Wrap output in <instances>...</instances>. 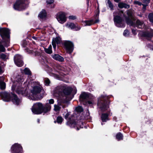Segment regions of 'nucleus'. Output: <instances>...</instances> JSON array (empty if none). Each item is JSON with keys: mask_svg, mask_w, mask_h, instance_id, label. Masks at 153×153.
I'll return each instance as SVG.
<instances>
[{"mask_svg": "<svg viewBox=\"0 0 153 153\" xmlns=\"http://www.w3.org/2000/svg\"><path fill=\"white\" fill-rule=\"evenodd\" d=\"M120 0H114V1L116 2H119Z\"/></svg>", "mask_w": 153, "mask_h": 153, "instance_id": "obj_52", "label": "nucleus"}, {"mask_svg": "<svg viewBox=\"0 0 153 153\" xmlns=\"http://www.w3.org/2000/svg\"><path fill=\"white\" fill-rule=\"evenodd\" d=\"M5 84L4 82L0 81V88L2 89H4L5 88Z\"/></svg>", "mask_w": 153, "mask_h": 153, "instance_id": "obj_30", "label": "nucleus"}, {"mask_svg": "<svg viewBox=\"0 0 153 153\" xmlns=\"http://www.w3.org/2000/svg\"><path fill=\"white\" fill-rule=\"evenodd\" d=\"M54 122H55V123H56V121H54Z\"/></svg>", "mask_w": 153, "mask_h": 153, "instance_id": "obj_63", "label": "nucleus"}, {"mask_svg": "<svg viewBox=\"0 0 153 153\" xmlns=\"http://www.w3.org/2000/svg\"><path fill=\"white\" fill-rule=\"evenodd\" d=\"M67 13L63 12H60L57 13L56 16L57 19H66Z\"/></svg>", "mask_w": 153, "mask_h": 153, "instance_id": "obj_14", "label": "nucleus"}, {"mask_svg": "<svg viewBox=\"0 0 153 153\" xmlns=\"http://www.w3.org/2000/svg\"><path fill=\"white\" fill-rule=\"evenodd\" d=\"M128 20H129V19H128Z\"/></svg>", "mask_w": 153, "mask_h": 153, "instance_id": "obj_61", "label": "nucleus"}, {"mask_svg": "<svg viewBox=\"0 0 153 153\" xmlns=\"http://www.w3.org/2000/svg\"><path fill=\"white\" fill-rule=\"evenodd\" d=\"M122 15H123V13L122 11L119 12V13L114 12L113 13L114 19H120L121 16H122Z\"/></svg>", "mask_w": 153, "mask_h": 153, "instance_id": "obj_16", "label": "nucleus"}, {"mask_svg": "<svg viewBox=\"0 0 153 153\" xmlns=\"http://www.w3.org/2000/svg\"><path fill=\"white\" fill-rule=\"evenodd\" d=\"M77 130H79V129L78 128H77Z\"/></svg>", "mask_w": 153, "mask_h": 153, "instance_id": "obj_60", "label": "nucleus"}, {"mask_svg": "<svg viewBox=\"0 0 153 153\" xmlns=\"http://www.w3.org/2000/svg\"><path fill=\"white\" fill-rule=\"evenodd\" d=\"M14 61L15 64L18 66L21 67L23 64L22 56L19 54L16 55L14 57Z\"/></svg>", "mask_w": 153, "mask_h": 153, "instance_id": "obj_11", "label": "nucleus"}, {"mask_svg": "<svg viewBox=\"0 0 153 153\" xmlns=\"http://www.w3.org/2000/svg\"><path fill=\"white\" fill-rule=\"evenodd\" d=\"M61 70H62L63 71H65V70H64V69H63V68H62V67L61 68Z\"/></svg>", "mask_w": 153, "mask_h": 153, "instance_id": "obj_54", "label": "nucleus"}, {"mask_svg": "<svg viewBox=\"0 0 153 153\" xmlns=\"http://www.w3.org/2000/svg\"><path fill=\"white\" fill-rule=\"evenodd\" d=\"M118 7L120 8H128L130 7L129 5L125 3L120 2L118 4Z\"/></svg>", "mask_w": 153, "mask_h": 153, "instance_id": "obj_20", "label": "nucleus"}, {"mask_svg": "<svg viewBox=\"0 0 153 153\" xmlns=\"http://www.w3.org/2000/svg\"><path fill=\"white\" fill-rule=\"evenodd\" d=\"M2 95L4 99V101H8L12 100L13 103L16 105H18L20 102V100L17 97L16 95L11 93L10 94L5 92L3 93Z\"/></svg>", "mask_w": 153, "mask_h": 153, "instance_id": "obj_4", "label": "nucleus"}, {"mask_svg": "<svg viewBox=\"0 0 153 153\" xmlns=\"http://www.w3.org/2000/svg\"><path fill=\"white\" fill-rule=\"evenodd\" d=\"M37 120H38V122L39 123V119H38Z\"/></svg>", "mask_w": 153, "mask_h": 153, "instance_id": "obj_58", "label": "nucleus"}, {"mask_svg": "<svg viewBox=\"0 0 153 153\" xmlns=\"http://www.w3.org/2000/svg\"><path fill=\"white\" fill-rule=\"evenodd\" d=\"M37 84L38 85V83H37Z\"/></svg>", "mask_w": 153, "mask_h": 153, "instance_id": "obj_62", "label": "nucleus"}, {"mask_svg": "<svg viewBox=\"0 0 153 153\" xmlns=\"http://www.w3.org/2000/svg\"><path fill=\"white\" fill-rule=\"evenodd\" d=\"M9 55L8 54L0 53V58L4 60H5L8 59Z\"/></svg>", "mask_w": 153, "mask_h": 153, "instance_id": "obj_25", "label": "nucleus"}, {"mask_svg": "<svg viewBox=\"0 0 153 153\" xmlns=\"http://www.w3.org/2000/svg\"><path fill=\"white\" fill-rule=\"evenodd\" d=\"M54 102V100L53 99H51L49 100V103L50 104H53Z\"/></svg>", "mask_w": 153, "mask_h": 153, "instance_id": "obj_46", "label": "nucleus"}, {"mask_svg": "<svg viewBox=\"0 0 153 153\" xmlns=\"http://www.w3.org/2000/svg\"><path fill=\"white\" fill-rule=\"evenodd\" d=\"M72 91V88L70 87L63 86H59L57 87L53 91V94L55 97H58L63 92L65 95L70 94Z\"/></svg>", "mask_w": 153, "mask_h": 153, "instance_id": "obj_1", "label": "nucleus"}, {"mask_svg": "<svg viewBox=\"0 0 153 153\" xmlns=\"http://www.w3.org/2000/svg\"><path fill=\"white\" fill-rule=\"evenodd\" d=\"M134 3L136 4H138L139 5H141V4L138 1H135Z\"/></svg>", "mask_w": 153, "mask_h": 153, "instance_id": "obj_49", "label": "nucleus"}, {"mask_svg": "<svg viewBox=\"0 0 153 153\" xmlns=\"http://www.w3.org/2000/svg\"><path fill=\"white\" fill-rule=\"evenodd\" d=\"M149 19H153V13H150L148 16Z\"/></svg>", "mask_w": 153, "mask_h": 153, "instance_id": "obj_41", "label": "nucleus"}, {"mask_svg": "<svg viewBox=\"0 0 153 153\" xmlns=\"http://www.w3.org/2000/svg\"><path fill=\"white\" fill-rule=\"evenodd\" d=\"M27 52H28L29 53H37L36 52V50H30L27 49Z\"/></svg>", "mask_w": 153, "mask_h": 153, "instance_id": "obj_39", "label": "nucleus"}, {"mask_svg": "<svg viewBox=\"0 0 153 153\" xmlns=\"http://www.w3.org/2000/svg\"><path fill=\"white\" fill-rule=\"evenodd\" d=\"M68 18L69 19H75L76 18V16L72 15L69 16Z\"/></svg>", "mask_w": 153, "mask_h": 153, "instance_id": "obj_42", "label": "nucleus"}, {"mask_svg": "<svg viewBox=\"0 0 153 153\" xmlns=\"http://www.w3.org/2000/svg\"><path fill=\"white\" fill-rule=\"evenodd\" d=\"M64 45L65 48L67 52L70 53L73 51L74 49V45L71 41H66L64 42Z\"/></svg>", "mask_w": 153, "mask_h": 153, "instance_id": "obj_8", "label": "nucleus"}, {"mask_svg": "<svg viewBox=\"0 0 153 153\" xmlns=\"http://www.w3.org/2000/svg\"><path fill=\"white\" fill-rule=\"evenodd\" d=\"M115 25L118 27H123L124 25V23L122 20H114Z\"/></svg>", "mask_w": 153, "mask_h": 153, "instance_id": "obj_17", "label": "nucleus"}, {"mask_svg": "<svg viewBox=\"0 0 153 153\" xmlns=\"http://www.w3.org/2000/svg\"><path fill=\"white\" fill-rule=\"evenodd\" d=\"M44 82L45 85H48L50 83V81L48 79L46 78L44 79Z\"/></svg>", "mask_w": 153, "mask_h": 153, "instance_id": "obj_36", "label": "nucleus"}, {"mask_svg": "<svg viewBox=\"0 0 153 153\" xmlns=\"http://www.w3.org/2000/svg\"><path fill=\"white\" fill-rule=\"evenodd\" d=\"M76 111L77 112H81L82 111L83 109L80 106H79L77 107L76 108Z\"/></svg>", "mask_w": 153, "mask_h": 153, "instance_id": "obj_37", "label": "nucleus"}, {"mask_svg": "<svg viewBox=\"0 0 153 153\" xmlns=\"http://www.w3.org/2000/svg\"><path fill=\"white\" fill-rule=\"evenodd\" d=\"M88 103L89 104H92V102L90 101H88Z\"/></svg>", "mask_w": 153, "mask_h": 153, "instance_id": "obj_51", "label": "nucleus"}, {"mask_svg": "<svg viewBox=\"0 0 153 153\" xmlns=\"http://www.w3.org/2000/svg\"><path fill=\"white\" fill-rule=\"evenodd\" d=\"M99 22V20H85L82 22V25L84 26L90 25Z\"/></svg>", "mask_w": 153, "mask_h": 153, "instance_id": "obj_12", "label": "nucleus"}, {"mask_svg": "<svg viewBox=\"0 0 153 153\" xmlns=\"http://www.w3.org/2000/svg\"><path fill=\"white\" fill-rule=\"evenodd\" d=\"M89 118V117H85V118L86 119H88V118Z\"/></svg>", "mask_w": 153, "mask_h": 153, "instance_id": "obj_57", "label": "nucleus"}, {"mask_svg": "<svg viewBox=\"0 0 153 153\" xmlns=\"http://www.w3.org/2000/svg\"><path fill=\"white\" fill-rule=\"evenodd\" d=\"M29 4L28 0H16L13 5V7L15 10L22 11L28 7Z\"/></svg>", "mask_w": 153, "mask_h": 153, "instance_id": "obj_2", "label": "nucleus"}, {"mask_svg": "<svg viewBox=\"0 0 153 153\" xmlns=\"http://www.w3.org/2000/svg\"><path fill=\"white\" fill-rule=\"evenodd\" d=\"M12 153H22V147L18 143L14 144L11 147Z\"/></svg>", "mask_w": 153, "mask_h": 153, "instance_id": "obj_9", "label": "nucleus"}, {"mask_svg": "<svg viewBox=\"0 0 153 153\" xmlns=\"http://www.w3.org/2000/svg\"><path fill=\"white\" fill-rule=\"evenodd\" d=\"M123 136L120 133H118L116 135V138L119 140L123 139Z\"/></svg>", "mask_w": 153, "mask_h": 153, "instance_id": "obj_34", "label": "nucleus"}, {"mask_svg": "<svg viewBox=\"0 0 153 153\" xmlns=\"http://www.w3.org/2000/svg\"><path fill=\"white\" fill-rule=\"evenodd\" d=\"M58 21L59 23L63 24L66 22V20H58Z\"/></svg>", "mask_w": 153, "mask_h": 153, "instance_id": "obj_44", "label": "nucleus"}, {"mask_svg": "<svg viewBox=\"0 0 153 153\" xmlns=\"http://www.w3.org/2000/svg\"><path fill=\"white\" fill-rule=\"evenodd\" d=\"M106 0L107 1V4H108L109 7L110 8L111 10H114V6L113 4L110 0Z\"/></svg>", "mask_w": 153, "mask_h": 153, "instance_id": "obj_28", "label": "nucleus"}, {"mask_svg": "<svg viewBox=\"0 0 153 153\" xmlns=\"http://www.w3.org/2000/svg\"><path fill=\"white\" fill-rule=\"evenodd\" d=\"M61 39L59 37H57L54 39H53L52 44L54 49L56 48V43L57 44H59L61 42Z\"/></svg>", "mask_w": 153, "mask_h": 153, "instance_id": "obj_15", "label": "nucleus"}, {"mask_svg": "<svg viewBox=\"0 0 153 153\" xmlns=\"http://www.w3.org/2000/svg\"><path fill=\"white\" fill-rule=\"evenodd\" d=\"M51 106L49 104H46L44 107L43 106L42 108V112H44L45 113L48 112L50 111L51 110Z\"/></svg>", "mask_w": 153, "mask_h": 153, "instance_id": "obj_18", "label": "nucleus"}, {"mask_svg": "<svg viewBox=\"0 0 153 153\" xmlns=\"http://www.w3.org/2000/svg\"><path fill=\"white\" fill-rule=\"evenodd\" d=\"M143 25V23L139 20H137L136 21V26L139 28H141L142 26Z\"/></svg>", "mask_w": 153, "mask_h": 153, "instance_id": "obj_26", "label": "nucleus"}, {"mask_svg": "<svg viewBox=\"0 0 153 153\" xmlns=\"http://www.w3.org/2000/svg\"><path fill=\"white\" fill-rule=\"evenodd\" d=\"M127 14H128V15L129 16H131L130 15H129V14H128V12H127Z\"/></svg>", "mask_w": 153, "mask_h": 153, "instance_id": "obj_59", "label": "nucleus"}, {"mask_svg": "<svg viewBox=\"0 0 153 153\" xmlns=\"http://www.w3.org/2000/svg\"><path fill=\"white\" fill-rule=\"evenodd\" d=\"M144 36L147 38H151L153 36V30H152L150 32H146L143 34Z\"/></svg>", "mask_w": 153, "mask_h": 153, "instance_id": "obj_22", "label": "nucleus"}, {"mask_svg": "<svg viewBox=\"0 0 153 153\" xmlns=\"http://www.w3.org/2000/svg\"><path fill=\"white\" fill-rule=\"evenodd\" d=\"M101 118L103 122H105L108 120V115L107 114H103L101 115Z\"/></svg>", "mask_w": 153, "mask_h": 153, "instance_id": "obj_23", "label": "nucleus"}, {"mask_svg": "<svg viewBox=\"0 0 153 153\" xmlns=\"http://www.w3.org/2000/svg\"><path fill=\"white\" fill-rule=\"evenodd\" d=\"M46 13L45 10H43L39 13L38 15V17L40 19H43L46 16Z\"/></svg>", "mask_w": 153, "mask_h": 153, "instance_id": "obj_21", "label": "nucleus"}, {"mask_svg": "<svg viewBox=\"0 0 153 153\" xmlns=\"http://www.w3.org/2000/svg\"><path fill=\"white\" fill-rule=\"evenodd\" d=\"M66 26L67 27H70L71 29L74 28L75 27V25L72 23H68L66 24Z\"/></svg>", "mask_w": 153, "mask_h": 153, "instance_id": "obj_32", "label": "nucleus"}, {"mask_svg": "<svg viewBox=\"0 0 153 153\" xmlns=\"http://www.w3.org/2000/svg\"><path fill=\"white\" fill-rule=\"evenodd\" d=\"M24 81L23 79H21L20 80H18V81H16L14 83L12 87V91H15L18 94H24L25 92V89L27 88V87L25 88L20 87L21 83Z\"/></svg>", "mask_w": 153, "mask_h": 153, "instance_id": "obj_3", "label": "nucleus"}, {"mask_svg": "<svg viewBox=\"0 0 153 153\" xmlns=\"http://www.w3.org/2000/svg\"><path fill=\"white\" fill-rule=\"evenodd\" d=\"M28 83V85H27V87H29L30 86V82L31 83V87H33V84H34V82H33V83H32V82L31 81V82H29V79H28L27 81V82H26L25 83H24V85H25V87L26 86V85L27 84V83Z\"/></svg>", "mask_w": 153, "mask_h": 153, "instance_id": "obj_31", "label": "nucleus"}, {"mask_svg": "<svg viewBox=\"0 0 153 153\" xmlns=\"http://www.w3.org/2000/svg\"><path fill=\"white\" fill-rule=\"evenodd\" d=\"M150 22H153V20H150Z\"/></svg>", "mask_w": 153, "mask_h": 153, "instance_id": "obj_56", "label": "nucleus"}, {"mask_svg": "<svg viewBox=\"0 0 153 153\" xmlns=\"http://www.w3.org/2000/svg\"><path fill=\"white\" fill-rule=\"evenodd\" d=\"M9 31L6 28L0 27V35L2 40L10 41Z\"/></svg>", "mask_w": 153, "mask_h": 153, "instance_id": "obj_7", "label": "nucleus"}, {"mask_svg": "<svg viewBox=\"0 0 153 153\" xmlns=\"http://www.w3.org/2000/svg\"><path fill=\"white\" fill-rule=\"evenodd\" d=\"M132 32L133 34L134 35H135L137 33V31L135 30L132 29Z\"/></svg>", "mask_w": 153, "mask_h": 153, "instance_id": "obj_47", "label": "nucleus"}, {"mask_svg": "<svg viewBox=\"0 0 153 153\" xmlns=\"http://www.w3.org/2000/svg\"><path fill=\"white\" fill-rule=\"evenodd\" d=\"M32 38L33 39H34L35 40H36L37 39V37H36L33 36Z\"/></svg>", "mask_w": 153, "mask_h": 153, "instance_id": "obj_53", "label": "nucleus"}, {"mask_svg": "<svg viewBox=\"0 0 153 153\" xmlns=\"http://www.w3.org/2000/svg\"><path fill=\"white\" fill-rule=\"evenodd\" d=\"M4 78L3 76H0V81H4Z\"/></svg>", "mask_w": 153, "mask_h": 153, "instance_id": "obj_48", "label": "nucleus"}, {"mask_svg": "<svg viewBox=\"0 0 153 153\" xmlns=\"http://www.w3.org/2000/svg\"><path fill=\"white\" fill-rule=\"evenodd\" d=\"M25 73L27 75H28L29 76L31 75V72L30 70L28 68H25L24 70Z\"/></svg>", "mask_w": 153, "mask_h": 153, "instance_id": "obj_29", "label": "nucleus"}, {"mask_svg": "<svg viewBox=\"0 0 153 153\" xmlns=\"http://www.w3.org/2000/svg\"><path fill=\"white\" fill-rule=\"evenodd\" d=\"M52 57L54 59L59 61L62 62L64 60L63 58L58 54H55L52 55Z\"/></svg>", "mask_w": 153, "mask_h": 153, "instance_id": "obj_19", "label": "nucleus"}, {"mask_svg": "<svg viewBox=\"0 0 153 153\" xmlns=\"http://www.w3.org/2000/svg\"><path fill=\"white\" fill-rule=\"evenodd\" d=\"M124 36H128L129 35V32L128 30H125L124 31L123 33Z\"/></svg>", "mask_w": 153, "mask_h": 153, "instance_id": "obj_38", "label": "nucleus"}, {"mask_svg": "<svg viewBox=\"0 0 153 153\" xmlns=\"http://www.w3.org/2000/svg\"><path fill=\"white\" fill-rule=\"evenodd\" d=\"M41 88L39 86H36L33 88L31 91V94L29 96V98L33 100H36L37 98L41 99L43 97V95L40 97L38 96V94L40 92Z\"/></svg>", "mask_w": 153, "mask_h": 153, "instance_id": "obj_5", "label": "nucleus"}, {"mask_svg": "<svg viewBox=\"0 0 153 153\" xmlns=\"http://www.w3.org/2000/svg\"><path fill=\"white\" fill-rule=\"evenodd\" d=\"M45 51L48 53H52L51 45H50L48 48H46L45 49Z\"/></svg>", "mask_w": 153, "mask_h": 153, "instance_id": "obj_27", "label": "nucleus"}, {"mask_svg": "<svg viewBox=\"0 0 153 153\" xmlns=\"http://www.w3.org/2000/svg\"><path fill=\"white\" fill-rule=\"evenodd\" d=\"M63 119L61 116H59L57 117L56 121L58 123L61 124L63 121Z\"/></svg>", "mask_w": 153, "mask_h": 153, "instance_id": "obj_33", "label": "nucleus"}, {"mask_svg": "<svg viewBox=\"0 0 153 153\" xmlns=\"http://www.w3.org/2000/svg\"><path fill=\"white\" fill-rule=\"evenodd\" d=\"M53 0H47L46 2L48 4H51L53 2Z\"/></svg>", "mask_w": 153, "mask_h": 153, "instance_id": "obj_43", "label": "nucleus"}, {"mask_svg": "<svg viewBox=\"0 0 153 153\" xmlns=\"http://www.w3.org/2000/svg\"><path fill=\"white\" fill-rule=\"evenodd\" d=\"M98 105L100 108L101 110L103 112L107 110L108 108V105H105V102H104L103 100H102L101 101L99 100Z\"/></svg>", "mask_w": 153, "mask_h": 153, "instance_id": "obj_13", "label": "nucleus"}, {"mask_svg": "<svg viewBox=\"0 0 153 153\" xmlns=\"http://www.w3.org/2000/svg\"><path fill=\"white\" fill-rule=\"evenodd\" d=\"M61 108L59 106L55 105H54V110L55 111H59L60 109Z\"/></svg>", "mask_w": 153, "mask_h": 153, "instance_id": "obj_35", "label": "nucleus"}, {"mask_svg": "<svg viewBox=\"0 0 153 153\" xmlns=\"http://www.w3.org/2000/svg\"><path fill=\"white\" fill-rule=\"evenodd\" d=\"M88 95L86 93H82L80 97V101L82 102L84 101V100L88 97Z\"/></svg>", "mask_w": 153, "mask_h": 153, "instance_id": "obj_24", "label": "nucleus"}, {"mask_svg": "<svg viewBox=\"0 0 153 153\" xmlns=\"http://www.w3.org/2000/svg\"><path fill=\"white\" fill-rule=\"evenodd\" d=\"M150 0H143V2L144 3L148 4L149 3Z\"/></svg>", "mask_w": 153, "mask_h": 153, "instance_id": "obj_45", "label": "nucleus"}, {"mask_svg": "<svg viewBox=\"0 0 153 153\" xmlns=\"http://www.w3.org/2000/svg\"><path fill=\"white\" fill-rule=\"evenodd\" d=\"M70 114V113L68 112H67L66 113H65L63 114L65 118V119H67Z\"/></svg>", "mask_w": 153, "mask_h": 153, "instance_id": "obj_40", "label": "nucleus"}, {"mask_svg": "<svg viewBox=\"0 0 153 153\" xmlns=\"http://www.w3.org/2000/svg\"><path fill=\"white\" fill-rule=\"evenodd\" d=\"M87 4H88L89 0H87Z\"/></svg>", "mask_w": 153, "mask_h": 153, "instance_id": "obj_55", "label": "nucleus"}, {"mask_svg": "<svg viewBox=\"0 0 153 153\" xmlns=\"http://www.w3.org/2000/svg\"><path fill=\"white\" fill-rule=\"evenodd\" d=\"M99 14V12H98L96 15V19H97V18H98L97 17L98 16Z\"/></svg>", "mask_w": 153, "mask_h": 153, "instance_id": "obj_50", "label": "nucleus"}, {"mask_svg": "<svg viewBox=\"0 0 153 153\" xmlns=\"http://www.w3.org/2000/svg\"><path fill=\"white\" fill-rule=\"evenodd\" d=\"M43 105L40 102L34 104L32 108V111L35 114H39L42 113Z\"/></svg>", "mask_w": 153, "mask_h": 153, "instance_id": "obj_6", "label": "nucleus"}, {"mask_svg": "<svg viewBox=\"0 0 153 153\" xmlns=\"http://www.w3.org/2000/svg\"><path fill=\"white\" fill-rule=\"evenodd\" d=\"M10 45V41L8 40H2V41L0 40V51L4 52L5 49L4 47H7Z\"/></svg>", "mask_w": 153, "mask_h": 153, "instance_id": "obj_10", "label": "nucleus"}]
</instances>
